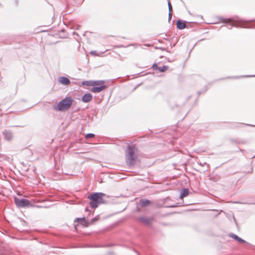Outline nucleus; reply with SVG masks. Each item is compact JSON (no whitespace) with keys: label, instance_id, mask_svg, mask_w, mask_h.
I'll list each match as a JSON object with an SVG mask.
<instances>
[{"label":"nucleus","instance_id":"obj_17","mask_svg":"<svg viewBox=\"0 0 255 255\" xmlns=\"http://www.w3.org/2000/svg\"><path fill=\"white\" fill-rule=\"evenodd\" d=\"M94 136H95V135L93 133H88L86 135V138H92V137H94Z\"/></svg>","mask_w":255,"mask_h":255},{"label":"nucleus","instance_id":"obj_12","mask_svg":"<svg viewBox=\"0 0 255 255\" xmlns=\"http://www.w3.org/2000/svg\"><path fill=\"white\" fill-rule=\"evenodd\" d=\"M189 194V190L187 189H183L181 193L180 198L183 199V198L186 197Z\"/></svg>","mask_w":255,"mask_h":255},{"label":"nucleus","instance_id":"obj_16","mask_svg":"<svg viewBox=\"0 0 255 255\" xmlns=\"http://www.w3.org/2000/svg\"><path fill=\"white\" fill-rule=\"evenodd\" d=\"M104 81H93V86H103Z\"/></svg>","mask_w":255,"mask_h":255},{"label":"nucleus","instance_id":"obj_2","mask_svg":"<svg viewBox=\"0 0 255 255\" xmlns=\"http://www.w3.org/2000/svg\"><path fill=\"white\" fill-rule=\"evenodd\" d=\"M74 100L71 97H66L59 102L54 108L59 111H67L70 108Z\"/></svg>","mask_w":255,"mask_h":255},{"label":"nucleus","instance_id":"obj_11","mask_svg":"<svg viewBox=\"0 0 255 255\" xmlns=\"http://www.w3.org/2000/svg\"><path fill=\"white\" fill-rule=\"evenodd\" d=\"M152 67L154 69H158L160 72H165L168 69V67L166 66H163L161 67H158L157 64H154L153 65Z\"/></svg>","mask_w":255,"mask_h":255},{"label":"nucleus","instance_id":"obj_14","mask_svg":"<svg viewBox=\"0 0 255 255\" xmlns=\"http://www.w3.org/2000/svg\"><path fill=\"white\" fill-rule=\"evenodd\" d=\"M168 8H169V18L170 19L172 17V7L171 2L169 1L168 2Z\"/></svg>","mask_w":255,"mask_h":255},{"label":"nucleus","instance_id":"obj_10","mask_svg":"<svg viewBox=\"0 0 255 255\" xmlns=\"http://www.w3.org/2000/svg\"><path fill=\"white\" fill-rule=\"evenodd\" d=\"M106 88L105 86H101L98 87H93L91 89V91L94 93H99L104 90Z\"/></svg>","mask_w":255,"mask_h":255},{"label":"nucleus","instance_id":"obj_5","mask_svg":"<svg viewBox=\"0 0 255 255\" xmlns=\"http://www.w3.org/2000/svg\"><path fill=\"white\" fill-rule=\"evenodd\" d=\"M222 22L225 23H230L231 26L239 27L241 26L240 22L233 18H224L222 19Z\"/></svg>","mask_w":255,"mask_h":255},{"label":"nucleus","instance_id":"obj_8","mask_svg":"<svg viewBox=\"0 0 255 255\" xmlns=\"http://www.w3.org/2000/svg\"><path fill=\"white\" fill-rule=\"evenodd\" d=\"M59 82L64 85H68L70 84V80L66 77H61L59 79Z\"/></svg>","mask_w":255,"mask_h":255},{"label":"nucleus","instance_id":"obj_1","mask_svg":"<svg viewBox=\"0 0 255 255\" xmlns=\"http://www.w3.org/2000/svg\"><path fill=\"white\" fill-rule=\"evenodd\" d=\"M104 194L101 193H96L89 195L88 197L90 199V205L92 208H96L98 206L104 203L103 198Z\"/></svg>","mask_w":255,"mask_h":255},{"label":"nucleus","instance_id":"obj_20","mask_svg":"<svg viewBox=\"0 0 255 255\" xmlns=\"http://www.w3.org/2000/svg\"><path fill=\"white\" fill-rule=\"evenodd\" d=\"M139 221H140L141 222H142V218H140L139 219Z\"/></svg>","mask_w":255,"mask_h":255},{"label":"nucleus","instance_id":"obj_21","mask_svg":"<svg viewBox=\"0 0 255 255\" xmlns=\"http://www.w3.org/2000/svg\"><path fill=\"white\" fill-rule=\"evenodd\" d=\"M77 225H75V228L77 230Z\"/></svg>","mask_w":255,"mask_h":255},{"label":"nucleus","instance_id":"obj_4","mask_svg":"<svg viewBox=\"0 0 255 255\" xmlns=\"http://www.w3.org/2000/svg\"><path fill=\"white\" fill-rule=\"evenodd\" d=\"M14 202L16 205L18 207H32L33 205L31 204V202L25 199L14 198Z\"/></svg>","mask_w":255,"mask_h":255},{"label":"nucleus","instance_id":"obj_3","mask_svg":"<svg viewBox=\"0 0 255 255\" xmlns=\"http://www.w3.org/2000/svg\"><path fill=\"white\" fill-rule=\"evenodd\" d=\"M136 152L137 149L134 146H129L127 150H126V157L127 162L128 164L132 165L134 163V162L137 158L136 154Z\"/></svg>","mask_w":255,"mask_h":255},{"label":"nucleus","instance_id":"obj_15","mask_svg":"<svg viewBox=\"0 0 255 255\" xmlns=\"http://www.w3.org/2000/svg\"><path fill=\"white\" fill-rule=\"evenodd\" d=\"M82 85L89 86H93V81H86L82 82Z\"/></svg>","mask_w":255,"mask_h":255},{"label":"nucleus","instance_id":"obj_9","mask_svg":"<svg viewBox=\"0 0 255 255\" xmlns=\"http://www.w3.org/2000/svg\"><path fill=\"white\" fill-rule=\"evenodd\" d=\"M177 27L179 29H183L186 27V22L179 20L176 23Z\"/></svg>","mask_w":255,"mask_h":255},{"label":"nucleus","instance_id":"obj_7","mask_svg":"<svg viewBox=\"0 0 255 255\" xmlns=\"http://www.w3.org/2000/svg\"><path fill=\"white\" fill-rule=\"evenodd\" d=\"M92 96L90 93L85 94L82 97V100L84 103H88L91 101Z\"/></svg>","mask_w":255,"mask_h":255},{"label":"nucleus","instance_id":"obj_19","mask_svg":"<svg viewBox=\"0 0 255 255\" xmlns=\"http://www.w3.org/2000/svg\"><path fill=\"white\" fill-rule=\"evenodd\" d=\"M98 220V218H94L91 220V223H93L94 221H96Z\"/></svg>","mask_w":255,"mask_h":255},{"label":"nucleus","instance_id":"obj_6","mask_svg":"<svg viewBox=\"0 0 255 255\" xmlns=\"http://www.w3.org/2000/svg\"><path fill=\"white\" fill-rule=\"evenodd\" d=\"M75 222H78L80 225L87 227L89 226V223L86 220L85 218H77Z\"/></svg>","mask_w":255,"mask_h":255},{"label":"nucleus","instance_id":"obj_18","mask_svg":"<svg viewBox=\"0 0 255 255\" xmlns=\"http://www.w3.org/2000/svg\"><path fill=\"white\" fill-rule=\"evenodd\" d=\"M149 204V201L148 200L144 201V206L146 205H148Z\"/></svg>","mask_w":255,"mask_h":255},{"label":"nucleus","instance_id":"obj_13","mask_svg":"<svg viewBox=\"0 0 255 255\" xmlns=\"http://www.w3.org/2000/svg\"><path fill=\"white\" fill-rule=\"evenodd\" d=\"M230 237L237 241L240 243H244L245 242V241L244 240L239 238L238 236L236 235L232 234L231 235H230Z\"/></svg>","mask_w":255,"mask_h":255}]
</instances>
